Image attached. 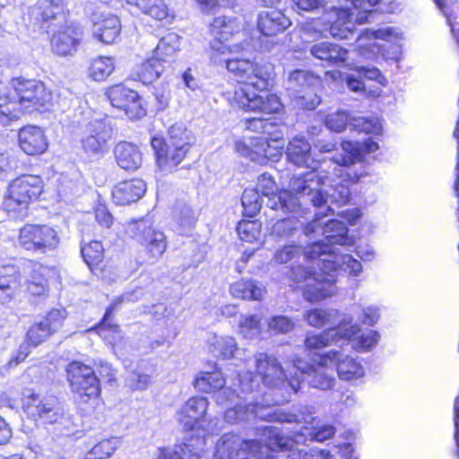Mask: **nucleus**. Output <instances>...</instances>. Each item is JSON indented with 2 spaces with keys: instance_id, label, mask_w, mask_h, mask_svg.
<instances>
[{
  "instance_id": "46",
  "label": "nucleus",
  "mask_w": 459,
  "mask_h": 459,
  "mask_svg": "<svg viewBox=\"0 0 459 459\" xmlns=\"http://www.w3.org/2000/svg\"><path fill=\"white\" fill-rule=\"evenodd\" d=\"M126 2L156 20L162 21L168 16V9L162 0H126Z\"/></svg>"
},
{
  "instance_id": "49",
  "label": "nucleus",
  "mask_w": 459,
  "mask_h": 459,
  "mask_svg": "<svg viewBox=\"0 0 459 459\" xmlns=\"http://www.w3.org/2000/svg\"><path fill=\"white\" fill-rule=\"evenodd\" d=\"M350 130L365 133L366 134H379L382 126L377 117L354 116L350 122Z\"/></svg>"
},
{
  "instance_id": "45",
  "label": "nucleus",
  "mask_w": 459,
  "mask_h": 459,
  "mask_svg": "<svg viewBox=\"0 0 459 459\" xmlns=\"http://www.w3.org/2000/svg\"><path fill=\"white\" fill-rule=\"evenodd\" d=\"M226 384L221 372H201L194 381L196 390L203 393H214L223 387Z\"/></svg>"
},
{
  "instance_id": "59",
  "label": "nucleus",
  "mask_w": 459,
  "mask_h": 459,
  "mask_svg": "<svg viewBox=\"0 0 459 459\" xmlns=\"http://www.w3.org/2000/svg\"><path fill=\"white\" fill-rule=\"evenodd\" d=\"M238 329L244 338H254L260 333V318L256 315L245 316L239 321Z\"/></svg>"
},
{
  "instance_id": "4",
  "label": "nucleus",
  "mask_w": 459,
  "mask_h": 459,
  "mask_svg": "<svg viewBox=\"0 0 459 459\" xmlns=\"http://www.w3.org/2000/svg\"><path fill=\"white\" fill-rule=\"evenodd\" d=\"M265 430L270 435L264 446L257 440H240L238 437L231 434H224L217 442L212 459H261L264 449L267 450H289L290 440L281 436L273 427H267Z\"/></svg>"
},
{
  "instance_id": "17",
  "label": "nucleus",
  "mask_w": 459,
  "mask_h": 459,
  "mask_svg": "<svg viewBox=\"0 0 459 459\" xmlns=\"http://www.w3.org/2000/svg\"><path fill=\"white\" fill-rule=\"evenodd\" d=\"M360 332L358 325H351V319L346 323L342 322L336 327L328 328L318 334H307L305 339V345L308 350H319L332 343H342L351 340Z\"/></svg>"
},
{
  "instance_id": "14",
  "label": "nucleus",
  "mask_w": 459,
  "mask_h": 459,
  "mask_svg": "<svg viewBox=\"0 0 459 459\" xmlns=\"http://www.w3.org/2000/svg\"><path fill=\"white\" fill-rule=\"evenodd\" d=\"M67 380L75 399L82 403L97 398L100 394V379L92 368L74 360L66 367Z\"/></svg>"
},
{
  "instance_id": "31",
  "label": "nucleus",
  "mask_w": 459,
  "mask_h": 459,
  "mask_svg": "<svg viewBox=\"0 0 459 459\" xmlns=\"http://www.w3.org/2000/svg\"><path fill=\"white\" fill-rule=\"evenodd\" d=\"M146 192V184L140 178L120 182L112 190V198L117 205L137 202Z\"/></svg>"
},
{
  "instance_id": "16",
  "label": "nucleus",
  "mask_w": 459,
  "mask_h": 459,
  "mask_svg": "<svg viewBox=\"0 0 459 459\" xmlns=\"http://www.w3.org/2000/svg\"><path fill=\"white\" fill-rule=\"evenodd\" d=\"M86 136L82 140V145L86 153L91 157H100L108 141L116 134L113 120L108 117L91 119L85 128Z\"/></svg>"
},
{
  "instance_id": "54",
  "label": "nucleus",
  "mask_w": 459,
  "mask_h": 459,
  "mask_svg": "<svg viewBox=\"0 0 459 459\" xmlns=\"http://www.w3.org/2000/svg\"><path fill=\"white\" fill-rule=\"evenodd\" d=\"M289 98L295 107L307 110L315 109L321 102V98L316 94L314 87Z\"/></svg>"
},
{
  "instance_id": "13",
  "label": "nucleus",
  "mask_w": 459,
  "mask_h": 459,
  "mask_svg": "<svg viewBox=\"0 0 459 459\" xmlns=\"http://www.w3.org/2000/svg\"><path fill=\"white\" fill-rule=\"evenodd\" d=\"M23 408L29 417L45 424H59L69 429L71 420L55 396H41L31 393L24 397Z\"/></svg>"
},
{
  "instance_id": "51",
  "label": "nucleus",
  "mask_w": 459,
  "mask_h": 459,
  "mask_svg": "<svg viewBox=\"0 0 459 459\" xmlns=\"http://www.w3.org/2000/svg\"><path fill=\"white\" fill-rule=\"evenodd\" d=\"M118 445L117 437L102 439L86 453L84 459H107L115 452Z\"/></svg>"
},
{
  "instance_id": "52",
  "label": "nucleus",
  "mask_w": 459,
  "mask_h": 459,
  "mask_svg": "<svg viewBox=\"0 0 459 459\" xmlns=\"http://www.w3.org/2000/svg\"><path fill=\"white\" fill-rule=\"evenodd\" d=\"M81 254L85 264L92 269L102 262L104 248L101 242L92 240L81 246Z\"/></svg>"
},
{
  "instance_id": "19",
  "label": "nucleus",
  "mask_w": 459,
  "mask_h": 459,
  "mask_svg": "<svg viewBox=\"0 0 459 459\" xmlns=\"http://www.w3.org/2000/svg\"><path fill=\"white\" fill-rule=\"evenodd\" d=\"M66 317L65 309H52L39 321L35 322L27 332L28 343L38 346L46 342L63 325Z\"/></svg>"
},
{
  "instance_id": "41",
  "label": "nucleus",
  "mask_w": 459,
  "mask_h": 459,
  "mask_svg": "<svg viewBox=\"0 0 459 459\" xmlns=\"http://www.w3.org/2000/svg\"><path fill=\"white\" fill-rule=\"evenodd\" d=\"M230 291L235 298L242 299L260 300L264 289L255 280H241L230 285Z\"/></svg>"
},
{
  "instance_id": "26",
  "label": "nucleus",
  "mask_w": 459,
  "mask_h": 459,
  "mask_svg": "<svg viewBox=\"0 0 459 459\" xmlns=\"http://www.w3.org/2000/svg\"><path fill=\"white\" fill-rule=\"evenodd\" d=\"M291 190H281L277 195L270 197L266 202V206L273 211H281L282 213H292L293 215L305 213L306 208L302 202H309L307 196Z\"/></svg>"
},
{
  "instance_id": "3",
  "label": "nucleus",
  "mask_w": 459,
  "mask_h": 459,
  "mask_svg": "<svg viewBox=\"0 0 459 459\" xmlns=\"http://www.w3.org/2000/svg\"><path fill=\"white\" fill-rule=\"evenodd\" d=\"M30 22L48 34L52 33V50L59 56L73 55L80 44L82 31L79 26L62 27L65 22L63 5L54 1L43 0L35 4L30 13Z\"/></svg>"
},
{
  "instance_id": "18",
  "label": "nucleus",
  "mask_w": 459,
  "mask_h": 459,
  "mask_svg": "<svg viewBox=\"0 0 459 459\" xmlns=\"http://www.w3.org/2000/svg\"><path fill=\"white\" fill-rule=\"evenodd\" d=\"M106 94L110 104L114 108L125 111L130 119H139L146 114L145 109L142 107L139 94L124 84L111 86Z\"/></svg>"
},
{
  "instance_id": "55",
  "label": "nucleus",
  "mask_w": 459,
  "mask_h": 459,
  "mask_svg": "<svg viewBox=\"0 0 459 459\" xmlns=\"http://www.w3.org/2000/svg\"><path fill=\"white\" fill-rule=\"evenodd\" d=\"M351 119H352V117H351L347 112L339 110L334 113L328 114L325 117V125L329 130L341 133L347 127L350 129Z\"/></svg>"
},
{
  "instance_id": "29",
  "label": "nucleus",
  "mask_w": 459,
  "mask_h": 459,
  "mask_svg": "<svg viewBox=\"0 0 459 459\" xmlns=\"http://www.w3.org/2000/svg\"><path fill=\"white\" fill-rule=\"evenodd\" d=\"M235 149L241 156L261 165L266 164L270 157L273 156L268 137L251 138L249 144L238 141ZM274 157H277V154H274Z\"/></svg>"
},
{
  "instance_id": "39",
  "label": "nucleus",
  "mask_w": 459,
  "mask_h": 459,
  "mask_svg": "<svg viewBox=\"0 0 459 459\" xmlns=\"http://www.w3.org/2000/svg\"><path fill=\"white\" fill-rule=\"evenodd\" d=\"M209 351L217 358L228 359L238 357L239 349L231 336L213 335L208 340Z\"/></svg>"
},
{
  "instance_id": "53",
  "label": "nucleus",
  "mask_w": 459,
  "mask_h": 459,
  "mask_svg": "<svg viewBox=\"0 0 459 459\" xmlns=\"http://www.w3.org/2000/svg\"><path fill=\"white\" fill-rule=\"evenodd\" d=\"M114 70L111 57L100 56L94 59L89 69L90 76L97 82L104 81Z\"/></svg>"
},
{
  "instance_id": "1",
  "label": "nucleus",
  "mask_w": 459,
  "mask_h": 459,
  "mask_svg": "<svg viewBox=\"0 0 459 459\" xmlns=\"http://www.w3.org/2000/svg\"><path fill=\"white\" fill-rule=\"evenodd\" d=\"M356 145L346 143L343 152H335L331 160L336 165L333 178H324L315 171L293 176L290 187L307 196L309 203L323 215L333 212L332 205L342 207L351 200L350 185L356 184L368 175V171L354 160L358 159Z\"/></svg>"
},
{
  "instance_id": "34",
  "label": "nucleus",
  "mask_w": 459,
  "mask_h": 459,
  "mask_svg": "<svg viewBox=\"0 0 459 459\" xmlns=\"http://www.w3.org/2000/svg\"><path fill=\"white\" fill-rule=\"evenodd\" d=\"M306 222L297 215L277 220L271 229V235L277 240H289L305 235Z\"/></svg>"
},
{
  "instance_id": "61",
  "label": "nucleus",
  "mask_w": 459,
  "mask_h": 459,
  "mask_svg": "<svg viewBox=\"0 0 459 459\" xmlns=\"http://www.w3.org/2000/svg\"><path fill=\"white\" fill-rule=\"evenodd\" d=\"M379 337L380 335L378 332L375 330H367L359 335L358 338L353 336V347L360 349L361 351H369L377 344ZM351 339H352V337Z\"/></svg>"
},
{
  "instance_id": "15",
  "label": "nucleus",
  "mask_w": 459,
  "mask_h": 459,
  "mask_svg": "<svg viewBox=\"0 0 459 459\" xmlns=\"http://www.w3.org/2000/svg\"><path fill=\"white\" fill-rule=\"evenodd\" d=\"M57 232L48 225L26 224L20 230L19 245L28 251L45 254L59 244Z\"/></svg>"
},
{
  "instance_id": "50",
  "label": "nucleus",
  "mask_w": 459,
  "mask_h": 459,
  "mask_svg": "<svg viewBox=\"0 0 459 459\" xmlns=\"http://www.w3.org/2000/svg\"><path fill=\"white\" fill-rule=\"evenodd\" d=\"M262 202L261 194L258 192V189H246L241 197L244 216L254 218L259 212Z\"/></svg>"
},
{
  "instance_id": "44",
  "label": "nucleus",
  "mask_w": 459,
  "mask_h": 459,
  "mask_svg": "<svg viewBox=\"0 0 459 459\" xmlns=\"http://www.w3.org/2000/svg\"><path fill=\"white\" fill-rule=\"evenodd\" d=\"M174 221L178 234L188 235L196 222L195 212L186 204H178L175 210Z\"/></svg>"
},
{
  "instance_id": "20",
  "label": "nucleus",
  "mask_w": 459,
  "mask_h": 459,
  "mask_svg": "<svg viewBox=\"0 0 459 459\" xmlns=\"http://www.w3.org/2000/svg\"><path fill=\"white\" fill-rule=\"evenodd\" d=\"M321 360L324 364L335 366L339 378L344 381L357 380L365 374L360 361L340 350H330L321 353Z\"/></svg>"
},
{
  "instance_id": "9",
  "label": "nucleus",
  "mask_w": 459,
  "mask_h": 459,
  "mask_svg": "<svg viewBox=\"0 0 459 459\" xmlns=\"http://www.w3.org/2000/svg\"><path fill=\"white\" fill-rule=\"evenodd\" d=\"M10 85L13 90L10 100L15 101L14 108L20 111V117L24 112L39 110L51 100V92L40 81L18 77L13 78Z\"/></svg>"
},
{
  "instance_id": "56",
  "label": "nucleus",
  "mask_w": 459,
  "mask_h": 459,
  "mask_svg": "<svg viewBox=\"0 0 459 459\" xmlns=\"http://www.w3.org/2000/svg\"><path fill=\"white\" fill-rule=\"evenodd\" d=\"M237 232L242 241L253 243L261 235L260 224L255 221L243 220L237 226Z\"/></svg>"
},
{
  "instance_id": "8",
  "label": "nucleus",
  "mask_w": 459,
  "mask_h": 459,
  "mask_svg": "<svg viewBox=\"0 0 459 459\" xmlns=\"http://www.w3.org/2000/svg\"><path fill=\"white\" fill-rule=\"evenodd\" d=\"M43 181L36 175H22L13 179L8 186L3 207L13 219H22L27 214L28 205L42 193Z\"/></svg>"
},
{
  "instance_id": "58",
  "label": "nucleus",
  "mask_w": 459,
  "mask_h": 459,
  "mask_svg": "<svg viewBox=\"0 0 459 459\" xmlns=\"http://www.w3.org/2000/svg\"><path fill=\"white\" fill-rule=\"evenodd\" d=\"M346 143L356 145V151H357L356 152H359V155H358L359 157H358V159H356V160H354V163L356 162V163L361 165L367 170V167L363 163L364 154L375 152L379 148L378 143L377 142L373 141L371 138H369L364 142L343 141L341 143L342 150L340 152H343V144Z\"/></svg>"
},
{
  "instance_id": "5",
  "label": "nucleus",
  "mask_w": 459,
  "mask_h": 459,
  "mask_svg": "<svg viewBox=\"0 0 459 459\" xmlns=\"http://www.w3.org/2000/svg\"><path fill=\"white\" fill-rule=\"evenodd\" d=\"M302 255L306 262L317 260V265L323 272H331L341 264L350 266L355 274L362 271L361 264L352 255L334 256L333 254L324 252L320 243H312L305 248L299 245H285L275 251L273 261L277 264H283Z\"/></svg>"
},
{
  "instance_id": "40",
  "label": "nucleus",
  "mask_w": 459,
  "mask_h": 459,
  "mask_svg": "<svg viewBox=\"0 0 459 459\" xmlns=\"http://www.w3.org/2000/svg\"><path fill=\"white\" fill-rule=\"evenodd\" d=\"M180 39L181 38L174 32L163 36L154 49V56L164 64L170 63L180 50Z\"/></svg>"
},
{
  "instance_id": "32",
  "label": "nucleus",
  "mask_w": 459,
  "mask_h": 459,
  "mask_svg": "<svg viewBox=\"0 0 459 459\" xmlns=\"http://www.w3.org/2000/svg\"><path fill=\"white\" fill-rule=\"evenodd\" d=\"M113 152L117 164L126 171H135L143 163L140 149L132 143L119 142Z\"/></svg>"
},
{
  "instance_id": "57",
  "label": "nucleus",
  "mask_w": 459,
  "mask_h": 459,
  "mask_svg": "<svg viewBox=\"0 0 459 459\" xmlns=\"http://www.w3.org/2000/svg\"><path fill=\"white\" fill-rule=\"evenodd\" d=\"M335 314V310H325L322 308H313L305 314V318L308 325L314 327H323L330 323L331 317Z\"/></svg>"
},
{
  "instance_id": "62",
  "label": "nucleus",
  "mask_w": 459,
  "mask_h": 459,
  "mask_svg": "<svg viewBox=\"0 0 459 459\" xmlns=\"http://www.w3.org/2000/svg\"><path fill=\"white\" fill-rule=\"evenodd\" d=\"M296 325V322L286 316H274L268 322L269 328L275 333H288Z\"/></svg>"
},
{
  "instance_id": "60",
  "label": "nucleus",
  "mask_w": 459,
  "mask_h": 459,
  "mask_svg": "<svg viewBox=\"0 0 459 459\" xmlns=\"http://www.w3.org/2000/svg\"><path fill=\"white\" fill-rule=\"evenodd\" d=\"M255 189H258L260 194L267 197V200L279 193L277 184L275 183L273 176L267 172H264L258 177Z\"/></svg>"
},
{
  "instance_id": "7",
  "label": "nucleus",
  "mask_w": 459,
  "mask_h": 459,
  "mask_svg": "<svg viewBox=\"0 0 459 459\" xmlns=\"http://www.w3.org/2000/svg\"><path fill=\"white\" fill-rule=\"evenodd\" d=\"M324 20L328 23V30L331 36L338 39H361L364 36L368 39H380L391 41L398 38V33L392 27L377 30H365L358 32L352 22V14L344 8L331 7L329 12L324 14Z\"/></svg>"
},
{
  "instance_id": "6",
  "label": "nucleus",
  "mask_w": 459,
  "mask_h": 459,
  "mask_svg": "<svg viewBox=\"0 0 459 459\" xmlns=\"http://www.w3.org/2000/svg\"><path fill=\"white\" fill-rule=\"evenodd\" d=\"M195 141L194 134L183 123H176L169 127L166 140L154 136L151 144L158 165L160 168H173L183 161Z\"/></svg>"
},
{
  "instance_id": "21",
  "label": "nucleus",
  "mask_w": 459,
  "mask_h": 459,
  "mask_svg": "<svg viewBox=\"0 0 459 459\" xmlns=\"http://www.w3.org/2000/svg\"><path fill=\"white\" fill-rule=\"evenodd\" d=\"M317 270L320 273L316 275L315 281H311L306 284V288L303 292L304 298L309 302H317L331 297L334 293L333 282L334 281V276L332 273L338 271L349 272L350 274L358 276L360 273H354L351 272V267L347 264H341L336 269L331 272H323L320 266L317 265Z\"/></svg>"
},
{
  "instance_id": "47",
  "label": "nucleus",
  "mask_w": 459,
  "mask_h": 459,
  "mask_svg": "<svg viewBox=\"0 0 459 459\" xmlns=\"http://www.w3.org/2000/svg\"><path fill=\"white\" fill-rule=\"evenodd\" d=\"M164 68L165 64L153 55L152 58L142 64L137 75L143 84H149L160 76Z\"/></svg>"
},
{
  "instance_id": "23",
  "label": "nucleus",
  "mask_w": 459,
  "mask_h": 459,
  "mask_svg": "<svg viewBox=\"0 0 459 459\" xmlns=\"http://www.w3.org/2000/svg\"><path fill=\"white\" fill-rule=\"evenodd\" d=\"M300 359H293V367L301 369L300 376L298 377L299 381H307L308 385L316 389L329 390L335 384L334 373L328 367L330 364H324L319 356V362L316 367L307 366V371L301 368Z\"/></svg>"
},
{
  "instance_id": "27",
  "label": "nucleus",
  "mask_w": 459,
  "mask_h": 459,
  "mask_svg": "<svg viewBox=\"0 0 459 459\" xmlns=\"http://www.w3.org/2000/svg\"><path fill=\"white\" fill-rule=\"evenodd\" d=\"M287 160L298 167L315 169L316 161L311 153V145L305 136L296 135L291 138L285 152Z\"/></svg>"
},
{
  "instance_id": "30",
  "label": "nucleus",
  "mask_w": 459,
  "mask_h": 459,
  "mask_svg": "<svg viewBox=\"0 0 459 459\" xmlns=\"http://www.w3.org/2000/svg\"><path fill=\"white\" fill-rule=\"evenodd\" d=\"M19 146L28 155L43 153L48 148L43 130L35 126H27L19 130Z\"/></svg>"
},
{
  "instance_id": "43",
  "label": "nucleus",
  "mask_w": 459,
  "mask_h": 459,
  "mask_svg": "<svg viewBox=\"0 0 459 459\" xmlns=\"http://www.w3.org/2000/svg\"><path fill=\"white\" fill-rule=\"evenodd\" d=\"M140 295H142V290H134L133 292L124 293L121 297L117 299V300L114 301L108 307H107L104 316L97 328L101 333L104 330H109L112 332H116L118 329V325L115 324H111V316L114 311L117 309L118 304L120 303H129L135 302L140 299Z\"/></svg>"
},
{
  "instance_id": "28",
  "label": "nucleus",
  "mask_w": 459,
  "mask_h": 459,
  "mask_svg": "<svg viewBox=\"0 0 459 459\" xmlns=\"http://www.w3.org/2000/svg\"><path fill=\"white\" fill-rule=\"evenodd\" d=\"M92 35L104 44H112L118 38L121 31V24L117 16L112 14H93Z\"/></svg>"
},
{
  "instance_id": "22",
  "label": "nucleus",
  "mask_w": 459,
  "mask_h": 459,
  "mask_svg": "<svg viewBox=\"0 0 459 459\" xmlns=\"http://www.w3.org/2000/svg\"><path fill=\"white\" fill-rule=\"evenodd\" d=\"M209 402L203 396L187 400L178 413V420L186 431L203 429Z\"/></svg>"
},
{
  "instance_id": "11",
  "label": "nucleus",
  "mask_w": 459,
  "mask_h": 459,
  "mask_svg": "<svg viewBox=\"0 0 459 459\" xmlns=\"http://www.w3.org/2000/svg\"><path fill=\"white\" fill-rule=\"evenodd\" d=\"M255 418L281 423H296L297 425L303 423V418H300L295 413L279 408L264 407L257 403H248L247 404L239 403L234 407L227 409L224 412L225 420L230 424H236Z\"/></svg>"
},
{
  "instance_id": "33",
  "label": "nucleus",
  "mask_w": 459,
  "mask_h": 459,
  "mask_svg": "<svg viewBox=\"0 0 459 459\" xmlns=\"http://www.w3.org/2000/svg\"><path fill=\"white\" fill-rule=\"evenodd\" d=\"M309 53L315 58L325 61L329 65H340L348 58V50L338 44L322 41L311 46Z\"/></svg>"
},
{
  "instance_id": "10",
  "label": "nucleus",
  "mask_w": 459,
  "mask_h": 459,
  "mask_svg": "<svg viewBox=\"0 0 459 459\" xmlns=\"http://www.w3.org/2000/svg\"><path fill=\"white\" fill-rule=\"evenodd\" d=\"M325 216L322 214V212H316L315 217L306 224L305 236L322 235L324 240H319L316 243H320L323 246L324 252L339 257L350 255L349 254H337L333 247L334 245L344 246L351 243V238L348 235L349 229L346 223L338 220L323 221Z\"/></svg>"
},
{
  "instance_id": "25",
  "label": "nucleus",
  "mask_w": 459,
  "mask_h": 459,
  "mask_svg": "<svg viewBox=\"0 0 459 459\" xmlns=\"http://www.w3.org/2000/svg\"><path fill=\"white\" fill-rule=\"evenodd\" d=\"M290 25V19L278 9L261 11L256 19L257 30L265 37H274L283 33Z\"/></svg>"
},
{
  "instance_id": "42",
  "label": "nucleus",
  "mask_w": 459,
  "mask_h": 459,
  "mask_svg": "<svg viewBox=\"0 0 459 459\" xmlns=\"http://www.w3.org/2000/svg\"><path fill=\"white\" fill-rule=\"evenodd\" d=\"M15 101L10 100V92L0 82V126H10L20 119V111L15 108Z\"/></svg>"
},
{
  "instance_id": "36",
  "label": "nucleus",
  "mask_w": 459,
  "mask_h": 459,
  "mask_svg": "<svg viewBox=\"0 0 459 459\" xmlns=\"http://www.w3.org/2000/svg\"><path fill=\"white\" fill-rule=\"evenodd\" d=\"M20 269L15 264L0 266V303L9 302L20 285Z\"/></svg>"
},
{
  "instance_id": "24",
  "label": "nucleus",
  "mask_w": 459,
  "mask_h": 459,
  "mask_svg": "<svg viewBox=\"0 0 459 459\" xmlns=\"http://www.w3.org/2000/svg\"><path fill=\"white\" fill-rule=\"evenodd\" d=\"M255 366L264 385L275 388L284 385L287 375L277 358L265 352L258 353L255 356Z\"/></svg>"
},
{
  "instance_id": "12",
  "label": "nucleus",
  "mask_w": 459,
  "mask_h": 459,
  "mask_svg": "<svg viewBox=\"0 0 459 459\" xmlns=\"http://www.w3.org/2000/svg\"><path fill=\"white\" fill-rule=\"evenodd\" d=\"M126 233L145 247L147 261H158L167 248V238L163 231L156 229L149 217L131 220L126 227Z\"/></svg>"
},
{
  "instance_id": "64",
  "label": "nucleus",
  "mask_w": 459,
  "mask_h": 459,
  "mask_svg": "<svg viewBox=\"0 0 459 459\" xmlns=\"http://www.w3.org/2000/svg\"><path fill=\"white\" fill-rule=\"evenodd\" d=\"M350 2L351 6L356 10H360L356 19L360 22H367L368 15L371 13L372 8L377 5L380 0H346Z\"/></svg>"
},
{
  "instance_id": "38",
  "label": "nucleus",
  "mask_w": 459,
  "mask_h": 459,
  "mask_svg": "<svg viewBox=\"0 0 459 459\" xmlns=\"http://www.w3.org/2000/svg\"><path fill=\"white\" fill-rule=\"evenodd\" d=\"M210 30L215 39L212 44L213 52V47H218V43L225 44L224 41L229 40L235 32L238 31V26L236 23V19L221 15L213 19Z\"/></svg>"
},
{
  "instance_id": "2",
  "label": "nucleus",
  "mask_w": 459,
  "mask_h": 459,
  "mask_svg": "<svg viewBox=\"0 0 459 459\" xmlns=\"http://www.w3.org/2000/svg\"><path fill=\"white\" fill-rule=\"evenodd\" d=\"M232 48L227 44L218 43L213 47L211 59L218 65L225 66L242 84L234 93V100L238 106L246 110L261 114H277L281 111L283 105L276 94H258L255 91H263L270 85L272 79L271 65H258L246 58L235 56Z\"/></svg>"
},
{
  "instance_id": "37",
  "label": "nucleus",
  "mask_w": 459,
  "mask_h": 459,
  "mask_svg": "<svg viewBox=\"0 0 459 459\" xmlns=\"http://www.w3.org/2000/svg\"><path fill=\"white\" fill-rule=\"evenodd\" d=\"M20 269L15 264L0 266V303L9 302L20 285Z\"/></svg>"
},
{
  "instance_id": "35",
  "label": "nucleus",
  "mask_w": 459,
  "mask_h": 459,
  "mask_svg": "<svg viewBox=\"0 0 459 459\" xmlns=\"http://www.w3.org/2000/svg\"><path fill=\"white\" fill-rule=\"evenodd\" d=\"M317 82L318 77L314 73L297 68L288 73L284 85L288 96L290 97L314 87Z\"/></svg>"
},
{
  "instance_id": "63",
  "label": "nucleus",
  "mask_w": 459,
  "mask_h": 459,
  "mask_svg": "<svg viewBox=\"0 0 459 459\" xmlns=\"http://www.w3.org/2000/svg\"><path fill=\"white\" fill-rule=\"evenodd\" d=\"M202 448L197 445L182 443L176 446L175 449H171L174 459H198Z\"/></svg>"
},
{
  "instance_id": "48",
  "label": "nucleus",
  "mask_w": 459,
  "mask_h": 459,
  "mask_svg": "<svg viewBox=\"0 0 459 459\" xmlns=\"http://www.w3.org/2000/svg\"><path fill=\"white\" fill-rule=\"evenodd\" d=\"M311 263L313 264L312 266L305 264L292 265L287 273L290 281L298 284H307V282L317 279L316 275L320 273V271L316 270L317 260Z\"/></svg>"
}]
</instances>
